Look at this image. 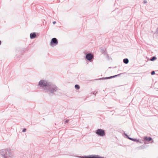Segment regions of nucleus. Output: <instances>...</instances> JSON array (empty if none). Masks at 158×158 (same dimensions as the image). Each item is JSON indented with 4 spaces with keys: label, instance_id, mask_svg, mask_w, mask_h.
Instances as JSON below:
<instances>
[{
    "label": "nucleus",
    "instance_id": "obj_19",
    "mask_svg": "<svg viewBox=\"0 0 158 158\" xmlns=\"http://www.w3.org/2000/svg\"><path fill=\"white\" fill-rule=\"evenodd\" d=\"M56 23V21H54L53 22V24H55Z\"/></svg>",
    "mask_w": 158,
    "mask_h": 158
},
{
    "label": "nucleus",
    "instance_id": "obj_9",
    "mask_svg": "<svg viewBox=\"0 0 158 158\" xmlns=\"http://www.w3.org/2000/svg\"><path fill=\"white\" fill-rule=\"evenodd\" d=\"M120 74H117V75H114V76H110V77H102V78H100V79L103 80V79H110L112 78L115 77L117 76H118Z\"/></svg>",
    "mask_w": 158,
    "mask_h": 158
},
{
    "label": "nucleus",
    "instance_id": "obj_17",
    "mask_svg": "<svg viewBox=\"0 0 158 158\" xmlns=\"http://www.w3.org/2000/svg\"><path fill=\"white\" fill-rule=\"evenodd\" d=\"M143 3L144 4L146 3H147V1L146 0H144L143 1Z\"/></svg>",
    "mask_w": 158,
    "mask_h": 158
},
{
    "label": "nucleus",
    "instance_id": "obj_8",
    "mask_svg": "<svg viewBox=\"0 0 158 158\" xmlns=\"http://www.w3.org/2000/svg\"><path fill=\"white\" fill-rule=\"evenodd\" d=\"M124 135L126 136L127 138H128V139L135 141V142H139V139H133L132 138L130 137H129L127 135V134L125 133H124Z\"/></svg>",
    "mask_w": 158,
    "mask_h": 158
},
{
    "label": "nucleus",
    "instance_id": "obj_20",
    "mask_svg": "<svg viewBox=\"0 0 158 158\" xmlns=\"http://www.w3.org/2000/svg\"><path fill=\"white\" fill-rule=\"evenodd\" d=\"M96 93H95V92H94L93 93V94L95 95L96 94Z\"/></svg>",
    "mask_w": 158,
    "mask_h": 158
},
{
    "label": "nucleus",
    "instance_id": "obj_5",
    "mask_svg": "<svg viewBox=\"0 0 158 158\" xmlns=\"http://www.w3.org/2000/svg\"><path fill=\"white\" fill-rule=\"evenodd\" d=\"M95 133L97 135L100 136H103L105 135V131L101 129H98L96 130Z\"/></svg>",
    "mask_w": 158,
    "mask_h": 158
},
{
    "label": "nucleus",
    "instance_id": "obj_10",
    "mask_svg": "<svg viewBox=\"0 0 158 158\" xmlns=\"http://www.w3.org/2000/svg\"><path fill=\"white\" fill-rule=\"evenodd\" d=\"M36 34L35 32L31 33L30 34V38L31 39H33L35 38Z\"/></svg>",
    "mask_w": 158,
    "mask_h": 158
},
{
    "label": "nucleus",
    "instance_id": "obj_14",
    "mask_svg": "<svg viewBox=\"0 0 158 158\" xmlns=\"http://www.w3.org/2000/svg\"><path fill=\"white\" fill-rule=\"evenodd\" d=\"M156 56H153L152 58L151 59H150V60L152 61H154V60H156Z\"/></svg>",
    "mask_w": 158,
    "mask_h": 158
},
{
    "label": "nucleus",
    "instance_id": "obj_21",
    "mask_svg": "<svg viewBox=\"0 0 158 158\" xmlns=\"http://www.w3.org/2000/svg\"><path fill=\"white\" fill-rule=\"evenodd\" d=\"M1 43H2L1 41V40H0V45H1Z\"/></svg>",
    "mask_w": 158,
    "mask_h": 158
},
{
    "label": "nucleus",
    "instance_id": "obj_18",
    "mask_svg": "<svg viewBox=\"0 0 158 158\" xmlns=\"http://www.w3.org/2000/svg\"><path fill=\"white\" fill-rule=\"evenodd\" d=\"M69 120H66L65 121V123H67L68 122H69Z\"/></svg>",
    "mask_w": 158,
    "mask_h": 158
},
{
    "label": "nucleus",
    "instance_id": "obj_12",
    "mask_svg": "<svg viewBox=\"0 0 158 158\" xmlns=\"http://www.w3.org/2000/svg\"><path fill=\"white\" fill-rule=\"evenodd\" d=\"M123 62L125 64H127L129 62V60L127 58L124 59L123 60Z\"/></svg>",
    "mask_w": 158,
    "mask_h": 158
},
{
    "label": "nucleus",
    "instance_id": "obj_2",
    "mask_svg": "<svg viewBox=\"0 0 158 158\" xmlns=\"http://www.w3.org/2000/svg\"><path fill=\"white\" fill-rule=\"evenodd\" d=\"M0 154L3 158H14V154L11 149L7 148L0 150Z\"/></svg>",
    "mask_w": 158,
    "mask_h": 158
},
{
    "label": "nucleus",
    "instance_id": "obj_3",
    "mask_svg": "<svg viewBox=\"0 0 158 158\" xmlns=\"http://www.w3.org/2000/svg\"><path fill=\"white\" fill-rule=\"evenodd\" d=\"M50 82L45 80H41L39 81L38 86L42 88L45 91V89L47 88Z\"/></svg>",
    "mask_w": 158,
    "mask_h": 158
},
{
    "label": "nucleus",
    "instance_id": "obj_4",
    "mask_svg": "<svg viewBox=\"0 0 158 158\" xmlns=\"http://www.w3.org/2000/svg\"><path fill=\"white\" fill-rule=\"evenodd\" d=\"M58 44V40L56 38H53L51 39V42L50 43V45L51 47H54Z\"/></svg>",
    "mask_w": 158,
    "mask_h": 158
},
{
    "label": "nucleus",
    "instance_id": "obj_22",
    "mask_svg": "<svg viewBox=\"0 0 158 158\" xmlns=\"http://www.w3.org/2000/svg\"><path fill=\"white\" fill-rule=\"evenodd\" d=\"M154 142V141L152 140V141L151 142V143H153Z\"/></svg>",
    "mask_w": 158,
    "mask_h": 158
},
{
    "label": "nucleus",
    "instance_id": "obj_16",
    "mask_svg": "<svg viewBox=\"0 0 158 158\" xmlns=\"http://www.w3.org/2000/svg\"><path fill=\"white\" fill-rule=\"evenodd\" d=\"M26 131V128H24L23 131H22V132H24Z\"/></svg>",
    "mask_w": 158,
    "mask_h": 158
},
{
    "label": "nucleus",
    "instance_id": "obj_1",
    "mask_svg": "<svg viewBox=\"0 0 158 158\" xmlns=\"http://www.w3.org/2000/svg\"><path fill=\"white\" fill-rule=\"evenodd\" d=\"M46 92L50 96H52L55 94V93L59 90L58 87L55 84L50 82L47 88L45 89Z\"/></svg>",
    "mask_w": 158,
    "mask_h": 158
},
{
    "label": "nucleus",
    "instance_id": "obj_6",
    "mask_svg": "<svg viewBox=\"0 0 158 158\" xmlns=\"http://www.w3.org/2000/svg\"><path fill=\"white\" fill-rule=\"evenodd\" d=\"M94 57V56L93 55L90 53L87 54L85 56V58L86 59L90 62L92 60Z\"/></svg>",
    "mask_w": 158,
    "mask_h": 158
},
{
    "label": "nucleus",
    "instance_id": "obj_23",
    "mask_svg": "<svg viewBox=\"0 0 158 158\" xmlns=\"http://www.w3.org/2000/svg\"><path fill=\"white\" fill-rule=\"evenodd\" d=\"M157 33L158 34V30L157 31Z\"/></svg>",
    "mask_w": 158,
    "mask_h": 158
},
{
    "label": "nucleus",
    "instance_id": "obj_7",
    "mask_svg": "<svg viewBox=\"0 0 158 158\" xmlns=\"http://www.w3.org/2000/svg\"><path fill=\"white\" fill-rule=\"evenodd\" d=\"M84 158H103L102 157L99 156L98 155H90L89 156H85Z\"/></svg>",
    "mask_w": 158,
    "mask_h": 158
},
{
    "label": "nucleus",
    "instance_id": "obj_13",
    "mask_svg": "<svg viewBox=\"0 0 158 158\" xmlns=\"http://www.w3.org/2000/svg\"><path fill=\"white\" fill-rule=\"evenodd\" d=\"M75 88L77 89H80V86L79 85L76 84L75 85Z\"/></svg>",
    "mask_w": 158,
    "mask_h": 158
},
{
    "label": "nucleus",
    "instance_id": "obj_11",
    "mask_svg": "<svg viewBox=\"0 0 158 158\" xmlns=\"http://www.w3.org/2000/svg\"><path fill=\"white\" fill-rule=\"evenodd\" d=\"M144 140H145L147 141H149L152 140V139L151 137H148L147 136L144 137Z\"/></svg>",
    "mask_w": 158,
    "mask_h": 158
},
{
    "label": "nucleus",
    "instance_id": "obj_15",
    "mask_svg": "<svg viewBox=\"0 0 158 158\" xmlns=\"http://www.w3.org/2000/svg\"><path fill=\"white\" fill-rule=\"evenodd\" d=\"M155 74V72L154 71H152L151 72V74L152 75H153L154 74Z\"/></svg>",
    "mask_w": 158,
    "mask_h": 158
}]
</instances>
